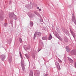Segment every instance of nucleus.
<instances>
[{
  "mask_svg": "<svg viewBox=\"0 0 76 76\" xmlns=\"http://www.w3.org/2000/svg\"><path fill=\"white\" fill-rule=\"evenodd\" d=\"M73 20L74 21V22L75 24H76V19H75V17H73L72 18V21H73Z\"/></svg>",
  "mask_w": 76,
  "mask_h": 76,
  "instance_id": "4",
  "label": "nucleus"
},
{
  "mask_svg": "<svg viewBox=\"0 0 76 76\" xmlns=\"http://www.w3.org/2000/svg\"><path fill=\"white\" fill-rule=\"evenodd\" d=\"M37 9H39V7H37Z\"/></svg>",
  "mask_w": 76,
  "mask_h": 76,
  "instance_id": "21",
  "label": "nucleus"
},
{
  "mask_svg": "<svg viewBox=\"0 0 76 76\" xmlns=\"http://www.w3.org/2000/svg\"><path fill=\"white\" fill-rule=\"evenodd\" d=\"M42 39L43 40H45L47 39V37H42Z\"/></svg>",
  "mask_w": 76,
  "mask_h": 76,
  "instance_id": "8",
  "label": "nucleus"
},
{
  "mask_svg": "<svg viewBox=\"0 0 76 76\" xmlns=\"http://www.w3.org/2000/svg\"><path fill=\"white\" fill-rule=\"evenodd\" d=\"M30 25H33V22H31L30 23Z\"/></svg>",
  "mask_w": 76,
  "mask_h": 76,
  "instance_id": "15",
  "label": "nucleus"
},
{
  "mask_svg": "<svg viewBox=\"0 0 76 76\" xmlns=\"http://www.w3.org/2000/svg\"><path fill=\"white\" fill-rule=\"evenodd\" d=\"M71 54H72V55H75L76 54V52L74 50H72L71 51Z\"/></svg>",
  "mask_w": 76,
  "mask_h": 76,
  "instance_id": "3",
  "label": "nucleus"
},
{
  "mask_svg": "<svg viewBox=\"0 0 76 76\" xmlns=\"http://www.w3.org/2000/svg\"><path fill=\"white\" fill-rule=\"evenodd\" d=\"M20 54H21V52H20Z\"/></svg>",
  "mask_w": 76,
  "mask_h": 76,
  "instance_id": "18",
  "label": "nucleus"
},
{
  "mask_svg": "<svg viewBox=\"0 0 76 76\" xmlns=\"http://www.w3.org/2000/svg\"><path fill=\"white\" fill-rule=\"evenodd\" d=\"M20 41V42H22V39L21 38H20L19 39Z\"/></svg>",
  "mask_w": 76,
  "mask_h": 76,
  "instance_id": "13",
  "label": "nucleus"
},
{
  "mask_svg": "<svg viewBox=\"0 0 76 76\" xmlns=\"http://www.w3.org/2000/svg\"><path fill=\"white\" fill-rule=\"evenodd\" d=\"M48 75V74H46L45 75V76H47Z\"/></svg>",
  "mask_w": 76,
  "mask_h": 76,
  "instance_id": "16",
  "label": "nucleus"
},
{
  "mask_svg": "<svg viewBox=\"0 0 76 76\" xmlns=\"http://www.w3.org/2000/svg\"><path fill=\"white\" fill-rule=\"evenodd\" d=\"M59 62V63H61L62 62V61H61V60L59 59L58 60Z\"/></svg>",
  "mask_w": 76,
  "mask_h": 76,
  "instance_id": "11",
  "label": "nucleus"
},
{
  "mask_svg": "<svg viewBox=\"0 0 76 76\" xmlns=\"http://www.w3.org/2000/svg\"><path fill=\"white\" fill-rule=\"evenodd\" d=\"M52 39V36H51V34H50V36L49 37V40H51V39Z\"/></svg>",
  "mask_w": 76,
  "mask_h": 76,
  "instance_id": "9",
  "label": "nucleus"
},
{
  "mask_svg": "<svg viewBox=\"0 0 76 76\" xmlns=\"http://www.w3.org/2000/svg\"><path fill=\"white\" fill-rule=\"evenodd\" d=\"M20 56L21 57L22 56V54H20Z\"/></svg>",
  "mask_w": 76,
  "mask_h": 76,
  "instance_id": "19",
  "label": "nucleus"
},
{
  "mask_svg": "<svg viewBox=\"0 0 76 76\" xmlns=\"http://www.w3.org/2000/svg\"><path fill=\"white\" fill-rule=\"evenodd\" d=\"M39 11H41V9H39Z\"/></svg>",
  "mask_w": 76,
  "mask_h": 76,
  "instance_id": "17",
  "label": "nucleus"
},
{
  "mask_svg": "<svg viewBox=\"0 0 76 76\" xmlns=\"http://www.w3.org/2000/svg\"><path fill=\"white\" fill-rule=\"evenodd\" d=\"M70 62H71V63H73V61L72 60H71L70 61Z\"/></svg>",
  "mask_w": 76,
  "mask_h": 76,
  "instance_id": "12",
  "label": "nucleus"
},
{
  "mask_svg": "<svg viewBox=\"0 0 76 76\" xmlns=\"http://www.w3.org/2000/svg\"><path fill=\"white\" fill-rule=\"evenodd\" d=\"M38 35L39 36H41V33L40 32H35L34 35Z\"/></svg>",
  "mask_w": 76,
  "mask_h": 76,
  "instance_id": "5",
  "label": "nucleus"
},
{
  "mask_svg": "<svg viewBox=\"0 0 76 76\" xmlns=\"http://www.w3.org/2000/svg\"><path fill=\"white\" fill-rule=\"evenodd\" d=\"M55 64H56L57 67L58 69L59 70H60L61 69H60V65H59V63H58V62H56L55 63Z\"/></svg>",
  "mask_w": 76,
  "mask_h": 76,
  "instance_id": "1",
  "label": "nucleus"
},
{
  "mask_svg": "<svg viewBox=\"0 0 76 76\" xmlns=\"http://www.w3.org/2000/svg\"><path fill=\"white\" fill-rule=\"evenodd\" d=\"M30 74L29 75V76H33V73H32V71L30 72Z\"/></svg>",
  "mask_w": 76,
  "mask_h": 76,
  "instance_id": "10",
  "label": "nucleus"
},
{
  "mask_svg": "<svg viewBox=\"0 0 76 76\" xmlns=\"http://www.w3.org/2000/svg\"><path fill=\"white\" fill-rule=\"evenodd\" d=\"M40 51V50H39V51Z\"/></svg>",
  "mask_w": 76,
  "mask_h": 76,
  "instance_id": "22",
  "label": "nucleus"
},
{
  "mask_svg": "<svg viewBox=\"0 0 76 76\" xmlns=\"http://www.w3.org/2000/svg\"><path fill=\"white\" fill-rule=\"evenodd\" d=\"M22 67V69L23 70H24L25 69V67L23 66Z\"/></svg>",
  "mask_w": 76,
  "mask_h": 76,
  "instance_id": "14",
  "label": "nucleus"
},
{
  "mask_svg": "<svg viewBox=\"0 0 76 76\" xmlns=\"http://www.w3.org/2000/svg\"><path fill=\"white\" fill-rule=\"evenodd\" d=\"M1 57H2V60H4V58H5V55H2L1 56Z\"/></svg>",
  "mask_w": 76,
  "mask_h": 76,
  "instance_id": "7",
  "label": "nucleus"
},
{
  "mask_svg": "<svg viewBox=\"0 0 76 76\" xmlns=\"http://www.w3.org/2000/svg\"><path fill=\"white\" fill-rule=\"evenodd\" d=\"M34 75L35 76H38L39 75V72H37L36 73L34 74Z\"/></svg>",
  "mask_w": 76,
  "mask_h": 76,
  "instance_id": "6",
  "label": "nucleus"
},
{
  "mask_svg": "<svg viewBox=\"0 0 76 76\" xmlns=\"http://www.w3.org/2000/svg\"><path fill=\"white\" fill-rule=\"evenodd\" d=\"M4 25L5 26H6V25H7L6 24H4Z\"/></svg>",
  "mask_w": 76,
  "mask_h": 76,
  "instance_id": "20",
  "label": "nucleus"
},
{
  "mask_svg": "<svg viewBox=\"0 0 76 76\" xmlns=\"http://www.w3.org/2000/svg\"><path fill=\"white\" fill-rule=\"evenodd\" d=\"M66 51L68 53H69V52L70 51V48H69V47L66 46Z\"/></svg>",
  "mask_w": 76,
  "mask_h": 76,
  "instance_id": "2",
  "label": "nucleus"
}]
</instances>
